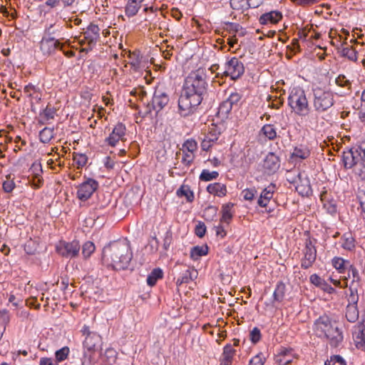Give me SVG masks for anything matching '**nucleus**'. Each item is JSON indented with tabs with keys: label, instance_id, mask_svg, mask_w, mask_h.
Instances as JSON below:
<instances>
[{
	"label": "nucleus",
	"instance_id": "obj_1",
	"mask_svg": "<svg viewBox=\"0 0 365 365\" xmlns=\"http://www.w3.org/2000/svg\"><path fill=\"white\" fill-rule=\"evenodd\" d=\"M207 72L204 68L192 71L185 77L178 101V113L187 118L197 112L208 96Z\"/></svg>",
	"mask_w": 365,
	"mask_h": 365
},
{
	"label": "nucleus",
	"instance_id": "obj_50",
	"mask_svg": "<svg viewBox=\"0 0 365 365\" xmlns=\"http://www.w3.org/2000/svg\"><path fill=\"white\" fill-rule=\"evenodd\" d=\"M341 56L353 61H356L357 59V52L351 46L343 48L341 50Z\"/></svg>",
	"mask_w": 365,
	"mask_h": 365
},
{
	"label": "nucleus",
	"instance_id": "obj_51",
	"mask_svg": "<svg viewBox=\"0 0 365 365\" xmlns=\"http://www.w3.org/2000/svg\"><path fill=\"white\" fill-rule=\"evenodd\" d=\"M217 207L214 205H209L207 206L204 212H203V217L205 220H212L215 219L217 216Z\"/></svg>",
	"mask_w": 365,
	"mask_h": 365
},
{
	"label": "nucleus",
	"instance_id": "obj_37",
	"mask_svg": "<svg viewBox=\"0 0 365 365\" xmlns=\"http://www.w3.org/2000/svg\"><path fill=\"white\" fill-rule=\"evenodd\" d=\"M242 94L237 91L232 92L226 99L233 109H239L242 104Z\"/></svg>",
	"mask_w": 365,
	"mask_h": 365
},
{
	"label": "nucleus",
	"instance_id": "obj_41",
	"mask_svg": "<svg viewBox=\"0 0 365 365\" xmlns=\"http://www.w3.org/2000/svg\"><path fill=\"white\" fill-rule=\"evenodd\" d=\"M56 112L57 109L48 103L45 108L41 110L39 115L44 120H50L54 119Z\"/></svg>",
	"mask_w": 365,
	"mask_h": 365
},
{
	"label": "nucleus",
	"instance_id": "obj_14",
	"mask_svg": "<svg viewBox=\"0 0 365 365\" xmlns=\"http://www.w3.org/2000/svg\"><path fill=\"white\" fill-rule=\"evenodd\" d=\"M276 185L270 183L267 187L264 188L261 192L259 198L257 199V205L261 207L267 208L269 202L272 199ZM266 212L271 213L274 211V208H269L265 210Z\"/></svg>",
	"mask_w": 365,
	"mask_h": 365
},
{
	"label": "nucleus",
	"instance_id": "obj_13",
	"mask_svg": "<svg viewBox=\"0 0 365 365\" xmlns=\"http://www.w3.org/2000/svg\"><path fill=\"white\" fill-rule=\"evenodd\" d=\"M70 41L68 40L66 43L61 42L60 39L47 38L42 36L39 43L40 51L43 56H49L53 55L56 50H63L66 43H69Z\"/></svg>",
	"mask_w": 365,
	"mask_h": 365
},
{
	"label": "nucleus",
	"instance_id": "obj_64",
	"mask_svg": "<svg viewBox=\"0 0 365 365\" xmlns=\"http://www.w3.org/2000/svg\"><path fill=\"white\" fill-rule=\"evenodd\" d=\"M356 197L359 202L362 211L365 213V190H359L357 192Z\"/></svg>",
	"mask_w": 365,
	"mask_h": 365
},
{
	"label": "nucleus",
	"instance_id": "obj_39",
	"mask_svg": "<svg viewBox=\"0 0 365 365\" xmlns=\"http://www.w3.org/2000/svg\"><path fill=\"white\" fill-rule=\"evenodd\" d=\"M54 137V128L45 127L39 132V140L42 143H48Z\"/></svg>",
	"mask_w": 365,
	"mask_h": 365
},
{
	"label": "nucleus",
	"instance_id": "obj_2",
	"mask_svg": "<svg viewBox=\"0 0 365 365\" xmlns=\"http://www.w3.org/2000/svg\"><path fill=\"white\" fill-rule=\"evenodd\" d=\"M133 258L130 245L127 240L110 242L102 252V260L108 267L120 271L128 268Z\"/></svg>",
	"mask_w": 365,
	"mask_h": 365
},
{
	"label": "nucleus",
	"instance_id": "obj_46",
	"mask_svg": "<svg viewBox=\"0 0 365 365\" xmlns=\"http://www.w3.org/2000/svg\"><path fill=\"white\" fill-rule=\"evenodd\" d=\"M355 346L357 349L365 352V334L364 331H360L354 338Z\"/></svg>",
	"mask_w": 365,
	"mask_h": 365
},
{
	"label": "nucleus",
	"instance_id": "obj_35",
	"mask_svg": "<svg viewBox=\"0 0 365 365\" xmlns=\"http://www.w3.org/2000/svg\"><path fill=\"white\" fill-rule=\"evenodd\" d=\"M348 276L345 277V280L347 281L348 278H352L350 284H361V277L359 274L358 269L354 264H351L348 269Z\"/></svg>",
	"mask_w": 365,
	"mask_h": 365
},
{
	"label": "nucleus",
	"instance_id": "obj_55",
	"mask_svg": "<svg viewBox=\"0 0 365 365\" xmlns=\"http://www.w3.org/2000/svg\"><path fill=\"white\" fill-rule=\"evenodd\" d=\"M173 242V232L170 229H168L163 237V248L165 251H168Z\"/></svg>",
	"mask_w": 365,
	"mask_h": 365
},
{
	"label": "nucleus",
	"instance_id": "obj_24",
	"mask_svg": "<svg viewBox=\"0 0 365 365\" xmlns=\"http://www.w3.org/2000/svg\"><path fill=\"white\" fill-rule=\"evenodd\" d=\"M311 152L308 146L306 145L300 144L295 146L291 153L290 158L292 159L305 160L310 156Z\"/></svg>",
	"mask_w": 365,
	"mask_h": 365
},
{
	"label": "nucleus",
	"instance_id": "obj_3",
	"mask_svg": "<svg viewBox=\"0 0 365 365\" xmlns=\"http://www.w3.org/2000/svg\"><path fill=\"white\" fill-rule=\"evenodd\" d=\"M288 106L298 116L305 117L309 114L312 108L304 89L299 86L290 88L288 96Z\"/></svg>",
	"mask_w": 365,
	"mask_h": 365
},
{
	"label": "nucleus",
	"instance_id": "obj_36",
	"mask_svg": "<svg viewBox=\"0 0 365 365\" xmlns=\"http://www.w3.org/2000/svg\"><path fill=\"white\" fill-rule=\"evenodd\" d=\"M76 0H46L45 5L51 9L62 6L63 9L72 6Z\"/></svg>",
	"mask_w": 365,
	"mask_h": 365
},
{
	"label": "nucleus",
	"instance_id": "obj_45",
	"mask_svg": "<svg viewBox=\"0 0 365 365\" xmlns=\"http://www.w3.org/2000/svg\"><path fill=\"white\" fill-rule=\"evenodd\" d=\"M96 250V246L91 241H86L82 246V255L85 259H88Z\"/></svg>",
	"mask_w": 365,
	"mask_h": 365
},
{
	"label": "nucleus",
	"instance_id": "obj_48",
	"mask_svg": "<svg viewBox=\"0 0 365 365\" xmlns=\"http://www.w3.org/2000/svg\"><path fill=\"white\" fill-rule=\"evenodd\" d=\"M73 160L77 165L78 168H81L86 165L88 157L86 154L74 153L73 155Z\"/></svg>",
	"mask_w": 365,
	"mask_h": 365
},
{
	"label": "nucleus",
	"instance_id": "obj_40",
	"mask_svg": "<svg viewBox=\"0 0 365 365\" xmlns=\"http://www.w3.org/2000/svg\"><path fill=\"white\" fill-rule=\"evenodd\" d=\"M176 195L178 197L185 196L188 202H192L194 200L195 196L193 192L190 189L188 185H182L176 191Z\"/></svg>",
	"mask_w": 365,
	"mask_h": 365
},
{
	"label": "nucleus",
	"instance_id": "obj_15",
	"mask_svg": "<svg viewBox=\"0 0 365 365\" xmlns=\"http://www.w3.org/2000/svg\"><path fill=\"white\" fill-rule=\"evenodd\" d=\"M297 180L294 181L296 182L295 190L298 194L302 197H309L312 195V189L310 184V180L307 175H303L302 173L297 175Z\"/></svg>",
	"mask_w": 365,
	"mask_h": 365
},
{
	"label": "nucleus",
	"instance_id": "obj_19",
	"mask_svg": "<svg viewBox=\"0 0 365 365\" xmlns=\"http://www.w3.org/2000/svg\"><path fill=\"white\" fill-rule=\"evenodd\" d=\"M282 19V14L277 10L266 12L260 16L259 22L262 25L276 24Z\"/></svg>",
	"mask_w": 365,
	"mask_h": 365
},
{
	"label": "nucleus",
	"instance_id": "obj_33",
	"mask_svg": "<svg viewBox=\"0 0 365 365\" xmlns=\"http://www.w3.org/2000/svg\"><path fill=\"white\" fill-rule=\"evenodd\" d=\"M251 0H230V7L234 10H248L250 8H256L258 6H252Z\"/></svg>",
	"mask_w": 365,
	"mask_h": 365
},
{
	"label": "nucleus",
	"instance_id": "obj_21",
	"mask_svg": "<svg viewBox=\"0 0 365 365\" xmlns=\"http://www.w3.org/2000/svg\"><path fill=\"white\" fill-rule=\"evenodd\" d=\"M236 350L230 344H227L223 347L222 353L220 358V365H232Z\"/></svg>",
	"mask_w": 365,
	"mask_h": 365
},
{
	"label": "nucleus",
	"instance_id": "obj_9",
	"mask_svg": "<svg viewBox=\"0 0 365 365\" xmlns=\"http://www.w3.org/2000/svg\"><path fill=\"white\" fill-rule=\"evenodd\" d=\"M81 245L78 240H60L56 245V252L63 257L73 259L78 256Z\"/></svg>",
	"mask_w": 365,
	"mask_h": 365
},
{
	"label": "nucleus",
	"instance_id": "obj_16",
	"mask_svg": "<svg viewBox=\"0 0 365 365\" xmlns=\"http://www.w3.org/2000/svg\"><path fill=\"white\" fill-rule=\"evenodd\" d=\"M126 133L125 125L122 123H118L113 128L111 133L105 139L110 147H115L119 140H123Z\"/></svg>",
	"mask_w": 365,
	"mask_h": 365
},
{
	"label": "nucleus",
	"instance_id": "obj_20",
	"mask_svg": "<svg viewBox=\"0 0 365 365\" xmlns=\"http://www.w3.org/2000/svg\"><path fill=\"white\" fill-rule=\"evenodd\" d=\"M102 344V338L98 333L86 336L83 342V346L88 352L96 351Z\"/></svg>",
	"mask_w": 365,
	"mask_h": 365
},
{
	"label": "nucleus",
	"instance_id": "obj_63",
	"mask_svg": "<svg viewBox=\"0 0 365 365\" xmlns=\"http://www.w3.org/2000/svg\"><path fill=\"white\" fill-rule=\"evenodd\" d=\"M309 281L314 286L320 288L325 280L321 278L317 274H313L310 276Z\"/></svg>",
	"mask_w": 365,
	"mask_h": 365
},
{
	"label": "nucleus",
	"instance_id": "obj_42",
	"mask_svg": "<svg viewBox=\"0 0 365 365\" xmlns=\"http://www.w3.org/2000/svg\"><path fill=\"white\" fill-rule=\"evenodd\" d=\"M232 106H230V103L227 100L223 101L219 106L217 114L222 119H226L228 118L230 112L232 110Z\"/></svg>",
	"mask_w": 365,
	"mask_h": 365
},
{
	"label": "nucleus",
	"instance_id": "obj_12",
	"mask_svg": "<svg viewBox=\"0 0 365 365\" xmlns=\"http://www.w3.org/2000/svg\"><path fill=\"white\" fill-rule=\"evenodd\" d=\"M98 187L99 183L96 180L88 178L77 187V197L85 202L91 198Z\"/></svg>",
	"mask_w": 365,
	"mask_h": 365
},
{
	"label": "nucleus",
	"instance_id": "obj_49",
	"mask_svg": "<svg viewBox=\"0 0 365 365\" xmlns=\"http://www.w3.org/2000/svg\"><path fill=\"white\" fill-rule=\"evenodd\" d=\"M262 335L260 329L255 327L250 331L249 339L252 344H257L262 339Z\"/></svg>",
	"mask_w": 365,
	"mask_h": 365
},
{
	"label": "nucleus",
	"instance_id": "obj_62",
	"mask_svg": "<svg viewBox=\"0 0 365 365\" xmlns=\"http://www.w3.org/2000/svg\"><path fill=\"white\" fill-rule=\"evenodd\" d=\"M194 155L190 153L182 152V163L189 167L193 162Z\"/></svg>",
	"mask_w": 365,
	"mask_h": 365
},
{
	"label": "nucleus",
	"instance_id": "obj_53",
	"mask_svg": "<svg viewBox=\"0 0 365 365\" xmlns=\"http://www.w3.org/2000/svg\"><path fill=\"white\" fill-rule=\"evenodd\" d=\"M257 194V191L255 187L246 188L241 192L245 200L252 201L255 199V195Z\"/></svg>",
	"mask_w": 365,
	"mask_h": 365
},
{
	"label": "nucleus",
	"instance_id": "obj_27",
	"mask_svg": "<svg viewBox=\"0 0 365 365\" xmlns=\"http://www.w3.org/2000/svg\"><path fill=\"white\" fill-rule=\"evenodd\" d=\"M286 290V284L282 281H279L273 292L272 305H274L275 302H282L284 300Z\"/></svg>",
	"mask_w": 365,
	"mask_h": 365
},
{
	"label": "nucleus",
	"instance_id": "obj_43",
	"mask_svg": "<svg viewBox=\"0 0 365 365\" xmlns=\"http://www.w3.org/2000/svg\"><path fill=\"white\" fill-rule=\"evenodd\" d=\"M219 176L217 171H210L209 170L204 169L202 170L199 179L200 181L208 182L216 180Z\"/></svg>",
	"mask_w": 365,
	"mask_h": 365
},
{
	"label": "nucleus",
	"instance_id": "obj_11",
	"mask_svg": "<svg viewBox=\"0 0 365 365\" xmlns=\"http://www.w3.org/2000/svg\"><path fill=\"white\" fill-rule=\"evenodd\" d=\"M327 341V345L331 349H338L343 346L344 340V331L341 327L335 322L334 325L331 327V329L322 339Z\"/></svg>",
	"mask_w": 365,
	"mask_h": 365
},
{
	"label": "nucleus",
	"instance_id": "obj_59",
	"mask_svg": "<svg viewBox=\"0 0 365 365\" xmlns=\"http://www.w3.org/2000/svg\"><path fill=\"white\" fill-rule=\"evenodd\" d=\"M224 24L227 26L226 29L230 33L235 34V33L239 32L240 30H242V26H240L239 24L230 22V21H226Z\"/></svg>",
	"mask_w": 365,
	"mask_h": 365
},
{
	"label": "nucleus",
	"instance_id": "obj_44",
	"mask_svg": "<svg viewBox=\"0 0 365 365\" xmlns=\"http://www.w3.org/2000/svg\"><path fill=\"white\" fill-rule=\"evenodd\" d=\"M346 318L349 322H355L359 318V311L357 306L346 307Z\"/></svg>",
	"mask_w": 365,
	"mask_h": 365
},
{
	"label": "nucleus",
	"instance_id": "obj_18",
	"mask_svg": "<svg viewBox=\"0 0 365 365\" xmlns=\"http://www.w3.org/2000/svg\"><path fill=\"white\" fill-rule=\"evenodd\" d=\"M84 39L89 42L91 46H96L97 42L99 41L100 36V29L98 25L91 23L86 28V30L83 32Z\"/></svg>",
	"mask_w": 365,
	"mask_h": 365
},
{
	"label": "nucleus",
	"instance_id": "obj_56",
	"mask_svg": "<svg viewBox=\"0 0 365 365\" xmlns=\"http://www.w3.org/2000/svg\"><path fill=\"white\" fill-rule=\"evenodd\" d=\"M207 227L203 222L199 221L195 227V234L200 238L205 236Z\"/></svg>",
	"mask_w": 365,
	"mask_h": 365
},
{
	"label": "nucleus",
	"instance_id": "obj_29",
	"mask_svg": "<svg viewBox=\"0 0 365 365\" xmlns=\"http://www.w3.org/2000/svg\"><path fill=\"white\" fill-rule=\"evenodd\" d=\"M101 356L104 365H113L117 360L118 352L113 348H108Z\"/></svg>",
	"mask_w": 365,
	"mask_h": 365
},
{
	"label": "nucleus",
	"instance_id": "obj_28",
	"mask_svg": "<svg viewBox=\"0 0 365 365\" xmlns=\"http://www.w3.org/2000/svg\"><path fill=\"white\" fill-rule=\"evenodd\" d=\"M208 251L209 247L207 245L194 246L190 250V257L192 260L196 261L201 257L207 255L208 254Z\"/></svg>",
	"mask_w": 365,
	"mask_h": 365
},
{
	"label": "nucleus",
	"instance_id": "obj_7",
	"mask_svg": "<svg viewBox=\"0 0 365 365\" xmlns=\"http://www.w3.org/2000/svg\"><path fill=\"white\" fill-rule=\"evenodd\" d=\"M317 240L309 236L305 240L304 248L302 250L303 257L301 259V267L307 269L312 267L317 259Z\"/></svg>",
	"mask_w": 365,
	"mask_h": 365
},
{
	"label": "nucleus",
	"instance_id": "obj_32",
	"mask_svg": "<svg viewBox=\"0 0 365 365\" xmlns=\"http://www.w3.org/2000/svg\"><path fill=\"white\" fill-rule=\"evenodd\" d=\"M222 132L223 129L221 126L212 123L208 128V132L205 137L209 138L210 141H214L215 143Z\"/></svg>",
	"mask_w": 365,
	"mask_h": 365
},
{
	"label": "nucleus",
	"instance_id": "obj_30",
	"mask_svg": "<svg viewBox=\"0 0 365 365\" xmlns=\"http://www.w3.org/2000/svg\"><path fill=\"white\" fill-rule=\"evenodd\" d=\"M269 140H274L278 137L277 128L272 124L264 125L259 131Z\"/></svg>",
	"mask_w": 365,
	"mask_h": 365
},
{
	"label": "nucleus",
	"instance_id": "obj_4",
	"mask_svg": "<svg viewBox=\"0 0 365 365\" xmlns=\"http://www.w3.org/2000/svg\"><path fill=\"white\" fill-rule=\"evenodd\" d=\"M170 102V96L168 91L163 87L157 86L155 88L150 102L148 103L144 110H139L138 114L143 118H153V112L155 117L163 110Z\"/></svg>",
	"mask_w": 365,
	"mask_h": 365
},
{
	"label": "nucleus",
	"instance_id": "obj_8",
	"mask_svg": "<svg viewBox=\"0 0 365 365\" xmlns=\"http://www.w3.org/2000/svg\"><path fill=\"white\" fill-rule=\"evenodd\" d=\"M335 322L326 313L320 315L313 322L312 330L314 335L317 338L322 339L331 329V327L334 325Z\"/></svg>",
	"mask_w": 365,
	"mask_h": 365
},
{
	"label": "nucleus",
	"instance_id": "obj_6",
	"mask_svg": "<svg viewBox=\"0 0 365 365\" xmlns=\"http://www.w3.org/2000/svg\"><path fill=\"white\" fill-rule=\"evenodd\" d=\"M245 72V65L239 58L227 56L224 63L223 71L217 72L215 78L221 80L229 78L232 81H237L242 77Z\"/></svg>",
	"mask_w": 365,
	"mask_h": 365
},
{
	"label": "nucleus",
	"instance_id": "obj_26",
	"mask_svg": "<svg viewBox=\"0 0 365 365\" xmlns=\"http://www.w3.org/2000/svg\"><path fill=\"white\" fill-rule=\"evenodd\" d=\"M63 31V26L59 24H51L49 26H46L43 31V37L47 38H54L58 39L57 38L61 35V32Z\"/></svg>",
	"mask_w": 365,
	"mask_h": 365
},
{
	"label": "nucleus",
	"instance_id": "obj_58",
	"mask_svg": "<svg viewBox=\"0 0 365 365\" xmlns=\"http://www.w3.org/2000/svg\"><path fill=\"white\" fill-rule=\"evenodd\" d=\"M197 147V143L195 142V140L192 139L187 140L183 144V148L187 150V153H190L191 154H192L193 152L196 150Z\"/></svg>",
	"mask_w": 365,
	"mask_h": 365
},
{
	"label": "nucleus",
	"instance_id": "obj_52",
	"mask_svg": "<svg viewBox=\"0 0 365 365\" xmlns=\"http://www.w3.org/2000/svg\"><path fill=\"white\" fill-rule=\"evenodd\" d=\"M324 207L331 215H334L337 212L336 202L333 199L325 201L324 202Z\"/></svg>",
	"mask_w": 365,
	"mask_h": 365
},
{
	"label": "nucleus",
	"instance_id": "obj_10",
	"mask_svg": "<svg viewBox=\"0 0 365 365\" xmlns=\"http://www.w3.org/2000/svg\"><path fill=\"white\" fill-rule=\"evenodd\" d=\"M362 160V153L359 150V145L357 147L346 148L342 152L341 161L346 169L354 168Z\"/></svg>",
	"mask_w": 365,
	"mask_h": 365
},
{
	"label": "nucleus",
	"instance_id": "obj_47",
	"mask_svg": "<svg viewBox=\"0 0 365 365\" xmlns=\"http://www.w3.org/2000/svg\"><path fill=\"white\" fill-rule=\"evenodd\" d=\"M70 354V349L68 346H65L61 349L56 351L55 358L56 362H61L66 360Z\"/></svg>",
	"mask_w": 365,
	"mask_h": 365
},
{
	"label": "nucleus",
	"instance_id": "obj_60",
	"mask_svg": "<svg viewBox=\"0 0 365 365\" xmlns=\"http://www.w3.org/2000/svg\"><path fill=\"white\" fill-rule=\"evenodd\" d=\"M10 321L9 312L6 309L0 310V324L4 326V331L5 330V327L7 324H9Z\"/></svg>",
	"mask_w": 365,
	"mask_h": 365
},
{
	"label": "nucleus",
	"instance_id": "obj_57",
	"mask_svg": "<svg viewBox=\"0 0 365 365\" xmlns=\"http://www.w3.org/2000/svg\"><path fill=\"white\" fill-rule=\"evenodd\" d=\"M93 352L94 351H91L90 354H88L86 351H84V360L82 361L81 365H94L97 362L96 359L93 355Z\"/></svg>",
	"mask_w": 365,
	"mask_h": 365
},
{
	"label": "nucleus",
	"instance_id": "obj_31",
	"mask_svg": "<svg viewBox=\"0 0 365 365\" xmlns=\"http://www.w3.org/2000/svg\"><path fill=\"white\" fill-rule=\"evenodd\" d=\"M234 207V203L228 202L222 207V217L220 218L221 223H226L229 225L232 220L233 214L231 212L232 208Z\"/></svg>",
	"mask_w": 365,
	"mask_h": 365
},
{
	"label": "nucleus",
	"instance_id": "obj_61",
	"mask_svg": "<svg viewBox=\"0 0 365 365\" xmlns=\"http://www.w3.org/2000/svg\"><path fill=\"white\" fill-rule=\"evenodd\" d=\"M188 272L189 269L180 274L176 282L177 285H181L182 284H187L190 282V277H189Z\"/></svg>",
	"mask_w": 365,
	"mask_h": 365
},
{
	"label": "nucleus",
	"instance_id": "obj_54",
	"mask_svg": "<svg viewBox=\"0 0 365 365\" xmlns=\"http://www.w3.org/2000/svg\"><path fill=\"white\" fill-rule=\"evenodd\" d=\"M267 359L263 355L262 352H259L250 359L248 365H264Z\"/></svg>",
	"mask_w": 365,
	"mask_h": 365
},
{
	"label": "nucleus",
	"instance_id": "obj_23",
	"mask_svg": "<svg viewBox=\"0 0 365 365\" xmlns=\"http://www.w3.org/2000/svg\"><path fill=\"white\" fill-rule=\"evenodd\" d=\"M341 247L348 251H353L356 247V240L352 233L345 232L342 235L339 241Z\"/></svg>",
	"mask_w": 365,
	"mask_h": 365
},
{
	"label": "nucleus",
	"instance_id": "obj_22",
	"mask_svg": "<svg viewBox=\"0 0 365 365\" xmlns=\"http://www.w3.org/2000/svg\"><path fill=\"white\" fill-rule=\"evenodd\" d=\"M331 263L339 274H345L352 264L349 260L341 257H333Z\"/></svg>",
	"mask_w": 365,
	"mask_h": 365
},
{
	"label": "nucleus",
	"instance_id": "obj_5",
	"mask_svg": "<svg viewBox=\"0 0 365 365\" xmlns=\"http://www.w3.org/2000/svg\"><path fill=\"white\" fill-rule=\"evenodd\" d=\"M312 103L314 110L318 113L328 111L335 103L334 94L329 88L316 86L312 88Z\"/></svg>",
	"mask_w": 365,
	"mask_h": 365
},
{
	"label": "nucleus",
	"instance_id": "obj_25",
	"mask_svg": "<svg viewBox=\"0 0 365 365\" xmlns=\"http://www.w3.org/2000/svg\"><path fill=\"white\" fill-rule=\"evenodd\" d=\"M206 190L210 194L219 197L225 196L227 192L226 185L220 182L210 183L207 186Z\"/></svg>",
	"mask_w": 365,
	"mask_h": 365
},
{
	"label": "nucleus",
	"instance_id": "obj_38",
	"mask_svg": "<svg viewBox=\"0 0 365 365\" xmlns=\"http://www.w3.org/2000/svg\"><path fill=\"white\" fill-rule=\"evenodd\" d=\"M163 277V272L160 268H155L148 274L147 277V284L150 287H153L156 284L158 279Z\"/></svg>",
	"mask_w": 365,
	"mask_h": 365
},
{
	"label": "nucleus",
	"instance_id": "obj_34",
	"mask_svg": "<svg viewBox=\"0 0 365 365\" xmlns=\"http://www.w3.org/2000/svg\"><path fill=\"white\" fill-rule=\"evenodd\" d=\"M141 7V4L136 0H128L125 8V13L128 17L135 16Z\"/></svg>",
	"mask_w": 365,
	"mask_h": 365
},
{
	"label": "nucleus",
	"instance_id": "obj_17",
	"mask_svg": "<svg viewBox=\"0 0 365 365\" xmlns=\"http://www.w3.org/2000/svg\"><path fill=\"white\" fill-rule=\"evenodd\" d=\"M262 167L269 175L275 173L280 167V159L274 153L269 152L263 160Z\"/></svg>",
	"mask_w": 365,
	"mask_h": 365
}]
</instances>
